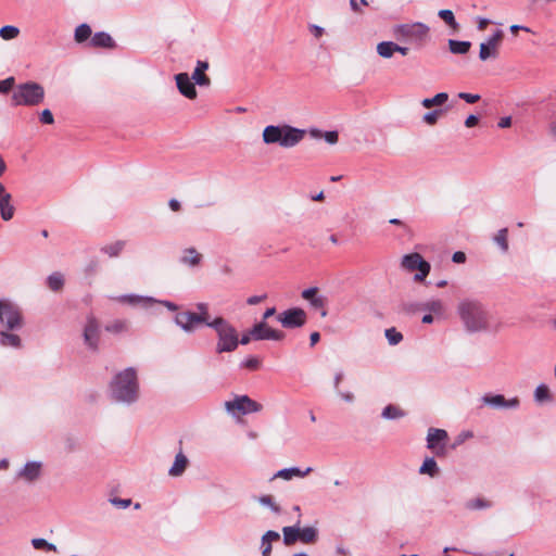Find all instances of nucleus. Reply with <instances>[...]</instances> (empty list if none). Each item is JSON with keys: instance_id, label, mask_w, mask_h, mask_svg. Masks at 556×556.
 I'll return each instance as SVG.
<instances>
[{"instance_id": "50", "label": "nucleus", "mask_w": 556, "mask_h": 556, "mask_svg": "<svg viewBox=\"0 0 556 556\" xmlns=\"http://www.w3.org/2000/svg\"><path fill=\"white\" fill-rule=\"evenodd\" d=\"M431 269V266L429 262L425 261L422 265H420L419 269H417V273L414 276V280L416 282H421L426 279V277L429 275Z\"/></svg>"}, {"instance_id": "34", "label": "nucleus", "mask_w": 556, "mask_h": 556, "mask_svg": "<svg viewBox=\"0 0 556 556\" xmlns=\"http://www.w3.org/2000/svg\"><path fill=\"white\" fill-rule=\"evenodd\" d=\"M282 533H283V543L288 546L294 544L296 541H300L299 527H296V526L283 527Z\"/></svg>"}, {"instance_id": "27", "label": "nucleus", "mask_w": 556, "mask_h": 556, "mask_svg": "<svg viewBox=\"0 0 556 556\" xmlns=\"http://www.w3.org/2000/svg\"><path fill=\"white\" fill-rule=\"evenodd\" d=\"M201 260L202 255L194 248H188L184 251L180 263L189 267H195L200 264Z\"/></svg>"}, {"instance_id": "32", "label": "nucleus", "mask_w": 556, "mask_h": 556, "mask_svg": "<svg viewBox=\"0 0 556 556\" xmlns=\"http://www.w3.org/2000/svg\"><path fill=\"white\" fill-rule=\"evenodd\" d=\"M300 541L304 544H312L316 542L318 533L314 527L299 528Z\"/></svg>"}, {"instance_id": "40", "label": "nucleus", "mask_w": 556, "mask_h": 556, "mask_svg": "<svg viewBox=\"0 0 556 556\" xmlns=\"http://www.w3.org/2000/svg\"><path fill=\"white\" fill-rule=\"evenodd\" d=\"M491 506H492L491 502H489L482 497H476L473 500L466 502V504H465V507L468 510H481V509L490 508Z\"/></svg>"}, {"instance_id": "56", "label": "nucleus", "mask_w": 556, "mask_h": 556, "mask_svg": "<svg viewBox=\"0 0 556 556\" xmlns=\"http://www.w3.org/2000/svg\"><path fill=\"white\" fill-rule=\"evenodd\" d=\"M110 502L112 505L119 507V508H127L131 505L130 498L112 497V498H110Z\"/></svg>"}, {"instance_id": "35", "label": "nucleus", "mask_w": 556, "mask_h": 556, "mask_svg": "<svg viewBox=\"0 0 556 556\" xmlns=\"http://www.w3.org/2000/svg\"><path fill=\"white\" fill-rule=\"evenodd\" d=\"M405 416V413L395 405H387L381 413V417L388 420L399 419Z\"/></svg>"}, {"instance_id": "43", "label": "nucleus", "mask_w": 556, "mask_h": 556, "mask_svg": "<svg viewBox=\"0 0 556 556\" xmlns=\"http://www.w3.org/2000/svg\"><path fill=\"white\" fill-rule=\"evenodd\" d=\"M508 230L507 228H502L497 231L494 237V242L500 247V249L505 253L508 250Z\"/></svg>"}, {"instance_id": "10", "label": "nucleus", "mask_w": 556, "mask_h": 556, "mask_svg": "<svg viewBox=\"0 0 556 556\" xmlns=\"http://www.w3.org/2000/svg\"><path fill=\"white\" fill-rule=\"evenodd\" d=\"M503 38V31L496 29L484 42L480 45L479 59L486 61L490 58L497 56V48Z\"/></svg>"}, {"instance_id": "21", "label": "nucleus", "mask_w": 556, "mask_h": 556, "mask_svg": "<svg viewBox=\"0 0 556 556\" xmlns=\"http://www.w3.org/2000/svg\"><path fill=\"white\" fill-rule=\"evenodd\" d=\"M312 467H307L306 469L302 470L301 468L299 467H289V468H283V469H280L278 470L275 475H274V479L275 478H281L283 480H291L293 479L294 477H299V478H304L306 477L308 473L312 472Z\"/></svg>"}, {"instance_id": "57", "label": "nucleus", "mask_w": 556, "mask_h": 556, "mask_svg": "<svg viewBox=\"0 0 556 556\" xmlns=\"http://www.w3.org/2000/svg\"><path fill=\"white\" fill-rule=\"evenodd\" d=\"M458 98L463 99L464 101H466L467 103H470V104L476 103L480 100L479 94L468 93V92H459Z\"/></svg>"}, {"instance_id": "42", "label": "nucleus", "mask_w": 556, "mask_h": 556, "mask_svg": "<svg viewBox=\"0 0 556 556\" xmlns=\"http://www.w3.org/2000/svg\"><path fill=\"white\" fill-rule=\"evenodd\" d=\"M534 400L538 403L549 402L552 400L549 389L546 384L542 383L536 387L534 391Z\"/></svg>"}, {"instance_id": "16", "label": "nucleus", "mask_w": 556, "mask_h": 556, "mask_svg": "<svg viewBox=\"0 0 556 556\" xmlns=\"http://www.w3.org/2000/svg\"><path fill=\"white\" fill-rule=\"evenodd\" d=\"M111 299L118 303H122V304H126V305H129L132 307H143V308H148L156 302V300L152 296H144V295L134 294V293L123 294V295L114 296Z\"/></svg>"}, {"instance_id": "2", "label": "nucleus", "mask_w": 556, "mask_h": 556, "mask_svg": "<svg viewBox=\"0 0 556 556\" xmlns=\"http://www.w3.org/2000/svg\"><path fill=\"white\" fill-rule=\"evenodd\" d=\"M112 401L131 405L139 399V381L134 367H127L117 372L109 384Z\"/></svg>"}, {"instance_id": "48", "label": "nucleus", "mask_w": 556, "mask_h": 556, "mask_svg": "<svg viewBox=\"0 0 556 556\" xmlns=\"http://www.w3.org/2000/svg\"><path fill=\"white\" fill-rule=\"evenodd\" d=\"M386 338L391 345H396L403 340V336L395 328L386 329Z\"/></svg>"}, {"instance_id": "24", "label": "nucleus", "mask_w": 556, "mask_h": 556, "mask_svg": "<svg viewBox=\"0 0 556 556\" xmlns=\"http://www.w3.org/2000/svg\"><path fill=\"white\" fill-rule=\"evenodd\" d=\"M90 45L96 48H109L115 47V42L110 34L105 31L96 33L90 40Z\"/></svg>"}, {"instance_id": "11", "label": "nucleus", "mask_w": 556, "mask_h": 556, "mask_svg": "<svg viewBox=\"0 0 556 556\" xmlns=\"http://www.w3.org/2000/svg\"><path fill=\"white\" fill-rule=\"evenodd\" d=\"M253 340H274L280 341L285 338V333L280 330L270 328L266 321L262 320L251 328Z\"/></svg>"}, {"instance_id": "39", "label": "nucleus", "mask_w": 556, "mask_h": 556, "mask_svg": "<svg viewBox=\"0 0 556 556\" xmlns=\"http://www.w3.org/2000/svg\"><path fill=\"white\" fill-rule=\"evenodd\" d=\"M438 16L441 20H443L454 30H457L459 28V24L456 22L452 10L442 9L438 12Z\"/></svg>"}, {"instance_id": "9", "label": "nucleus", "mask_w": 556, "mask_h": 556, "mask_svg": "<svg viewBox=\"0 0 556 556\" xmlns=\"http://www.w3.org/2000/svg\"><path fill=\"white\" fill-rule=\"evenodd\" d=\"M277 320L286 329L303 327L307 321V315L301 307H291L277 315Z\"/></svg>"}, {"instance_id": "7", "label": "nucleus", "mask_w": 556, "mask_h": 556, "mask_svg": "<svg viewBox=\"0 0 556 556\" xmlns=\"http://www.w3.org/2000/svg\"><path fill=\"white\" fill-rule=\"evenodd\" d=\"M0 324L7 330H17L23 326L20 307L8 299H0Z\"/></svg>"}, {"instance_id": "17", "label": "nucleus", "mask_w": 556, "mask_h": 556, "mask_svg": "<svg viewBox=\"0 0 556 556\" xmlns=\"http://www.w3.org/2000/svg\"><path fill=\"white\" fill-rule=\"evenodd\" d=\"M302 298L309 302L311 306L315 309H321L320 315L325 317L327 315V311L325 309L327 299L326 296L318 294V289L316 287L307 288L302 291Z\"/></svg>"}, {"instance_id": "49", "label": "nucleus", "mask_w": 556, "mask_h": 556, "mask_svg": "<svg viewBox=\"0 0 556 556\" xmlns=\"http://www.w3.org/2000/svg\"><path fill=\"white\" fill-rule=\"evenodd\" d=\"M443 114V110L441 109H435L433 111H430V112H427L424 116H422V121L428 124V125H434L437 124L439 117Z\"/></svg>"}, {"instance_id": "37", "label": "nucleus", "mask_w": 556, "mask_h": 556, "mask_svg": "<svg viewBox=\"0 0 556 556\" xmlns=\"http://www.w3.org/2000/svg\"><path fill=\"white\" fill-rule=\"evenodd\" d=\"M125 248V241H116L110 244H106L101 248V252L108 254L110 257H116Z\"/></svg>"}, {"instance_id": "28", "label": "nucleus", "mask_w": 556, "mask_h": 556, "mask_svg": "<svg viewBox=\"0 0 556 556\" xmlns=\"http://www.w3.org/2000/svg\"><path fill=\"white\" fill-rule=\"evenodd\" d=\"M421 308L424 311H428L429 313L437 317H443L445 314V306L441 300H429L421 304Z\"/></svg>"}, {"instance_id": "41", "label": "nucleus", "mask_w": 556, "mask_h": 556, "mask_svg": "<svg viewBox=\"0 0 556 556\" xmlns=\"http://www.w3.org/2000/svg\"><path fill=\"white\" fill-rule=\"evenodd\" d=\"M128 324L124 319H115L108 325H105V331L111 333H122L127 331Z\"/></svg>"}, {"instance_id": "13", "label": "nucleus", "mask_w": 556, "mask_h": 556, "mask_svg": "<svg viewBox=\"0 0 556 556\" xmlns=\"http://www.w3.org/2000/svg\"><path fill=\"white\" fill-rule=\"evenodd\" d=\"M174 321L185 332L191 333L201 325V321H205V319L194 312H180L176 314Z\"/></svg>"}, {"instance_id": "6", "label": "nucleus", "mask_w": 556, "mask_h": 556, "mask_svg": "<svg viewBox=\"0 0 556 556\" xmlns=\"http://www.w3.org/2000/svg\"><path fill=\"white\" fill-rule=\"evenodd\" d=\"M45 99V88L35 81H27L17 85L12 92V105L35 106Z\"/></svg>"}, {"instance_id": "63", "label": "nucleus", "mask_w": 556, "mask_h": 556, "mask_svg": "<svg viewBox=\"0 0 556 556\" xmlns=\"http://www.w3.org/2000/svg\"><path fill=\"white\" fill-rule=\"evenodd\" d=\"M344 377V374L343 371H337L336 375H334V378H333V388L336 391L339 390V386H340V382L342 381Z\"/></svg>"}, {"instance_id": "45", "label": "nucleus", "mask_w": 556, "mask_h": 556, "mask_svg": "<svg viewBox=\"0 0 556 556\" xmlns=\"http://www.w3.org/2000/svg\"><path fill=\"white\" fill-rule=\"evenodd\" d=\"M195 308L198 311L197 315L202 316V318L205 319V321H201V325H204L207 327V324L212 323L211 316L208 315V304L204 302H199L195 304Z\"/></svg>"}, {"instance_id": "64", "label": "nucleus", "mask_w": 556, "mask_h": 556, "mask_svg": "<svg viewBox=\"0 0 556 556\" xmlns=\"http://www.w3.org/2000/svg\"><path fill=\"white\" fill-rule=\"evenodd\" d=\"M452 260L454 263H464L466 261V255L464 252L457 251L453 254Z\"/></svg>"}, {"instance_id": "19", "label": "nucleus", "mask_w": 556, "mask_h": 556, "mask_svg": "<svg viewBox=\"0 0 556 556\" xmlns=\"http://www.w3.org/2000/svg\"><path fill=\"white\" fill-rule=\"evenodd\" d=\"M447 439V432L444 429L430 428L427 434V447L429 450H437L439 445L440 450H444V442Z\"/></svg>"}, {"instance_id": "5", "label": "nucleus", "mask_w": 556, "mask_h": 556, "mask_svg": "<svg viewBox=\"0 0 556 556\" xmlns=\"http://www.w3.org/2000/svg\"><path fill=\"white\" fill-rule=\"evenodd\" d=\"M207 327L216 332V353L222 354L237 350L239 345L238 331L226 318L216 316L212 323L207 324Z\"/></svg>"}, {"instance_id": "14", "label": "nucleus", "mask_w": 556, "mask_h": 556, "mask_svg": "<svg viewBox=\"0 0 556 556\" xmlns=\"http://www.w3.org/2000/svg\"><path fill=\"white\" fill-rule=\"evenodd\" d=\"M481 402L485 405H489L497 409H510L517 408L519 406L518 397L506 400L505 396L502 394H484L481 397Z\"/></svg>"}, {"instance_id": "55", "label": "nucleus", "mask_w": 556, "mask_h": 556, "mask_svg": "<svg viewBox=\"0 0 556 556\" xmlns=\"http://www.w3.org/2000/svg\"><path fill=\"white\" fill-rule=\"evenodd\" d=\"M323 138L329 144H336L339 140V134L336 130L325 131L323 132Z\"/></svg>"}, {"instance_id": "3", "label": "nucleus", "mask_w": 556, "mask_h": 556, "mask_svg": "<svg viewBox=\"0 0 556 556\" xmlns=\"http://www.w3.org/2000/svg\"><path fill=\"white\" fill-rule=\"evenodd\" d=\"M306 129L289 124L268 125L263 129L262 139L265 144H278L283 149L298 146L305 137Z\"/></svg>"}, {"instance_id": "36", "label": "nucleus", "mask_w": 556, "mask_h": 556, "mask_svg": "<svg viewBox=\"0 0 556 556\" xmlns=\"http://www.w3.org/2000/svg\"><path fill=\"white\" fill-rule=\"evenodd\" d=\"M377 53L383 59H390L394 55V41H381L377 45Z\"/></svg>"}, {"instance_id": "47", "label": "nucleus", "mask_w": 556, "mask_h": 556, "mask_svg": "<svg viewBox=\"0 0 556 556\" xmlns=\"http://www.w3.org/2000/svg\"><path fill=\"white\" fill-rule=\"evenodd\" d=\"M31 545L35 549H47V551H51V552H55L56 551V546L52 543H49L47 540L42 539V538H36V539H33L31 540Z\"/></svg>"}, {"instance_id": "22", "label": "nucleus", "mask_w": 556, "mask_h": 556, "mask_svg": "<svg viewBox=\"0 0 556 556\" xmlns=\"http://www.w3.org/2000/svg\"><path fill=\"white\" fill-rule=\"evenodd\" d=\"M425 261L426 260H424L419 253H410L402 257L401 265L408 271H415L419 269L420 265H422Z\"/></svg>"}, {"instance_id": "62", "label": "nucleus", "mask_w": 556, "mask_h": 556, "mask_svg": "<svg viewBox=\"0 0 556 556\" xmlns=\"http://www.w3.org/2000/svg\"><path fill=\"white\" fill-rule=\"evenodd\" d=\"M155 303H160L162 304L163 306H165L167 309L172 311V312H175L178 309V305L175 304L174 302H170V301H167V300H162V301H157Z\"/></svg>"}, {"instance_id": "59", "label": "nucleus", "mask_w": 556, "mask_h": 556, "mask_svg": "<svg viewBox=\"0 0 556 556\" xmlns=\"http://www.w3.org/2000/svg\"><path fill=\"white\" fill-rule=\"evenodd\" d=\"M267 298L266 294H262V295H252V296H249L248 300H247V303L249 305H256L258 304L260 302L264 301L265 299Z\"/></svg>"}, {"instance_id": "33", "label": "nucleus", "mask_w": 556, "mask_h": 556, "mask_svg": "<svg viewBox=\"0 0 556 556\" xmlns=\"http://www.w3.org/2000/svg\"><path fill=\"white\" fill-rule=\"evenodd\" d=\"M448 99V94L446 92H439L432 98H425L421 101V105L424 108L430 109L432 106H439L444 104Z\"/></svg>"}, {"instance_id": "44", "label": "nucleus", "mask_w": 556, "mask_h": 556, "mask_svg": "<svg viewBox=\"0 0 556 556\" xmlns=\"http://www.w3.org/2000/svg\"><path fill=\"white\" fill-rule=\"evenodd\" d=\"M20 29L13 25H5L0 28V37L4 40H11L18 36Z\"/></svg>"}, {"instance_id": "4", "label": "nucleus", "mask_w": 556, "mask_h": 556, "mask_svg": "<svg viewBox=\"0 0 556 556\" xmlns=\"http://www.w3.org/2000/svg\"><path fill=\"white\" fill-rule=\"evenodd\" d=\"M392 36L401 42L421 49L429 40L430 28L422 22L396 24L392 26Z\"/></svg>"}, {"instance_id": "29", "label": "nucleus", "mask_w": 556, "mask_h": 556, "mask_svg": "<svg viewBox=\"0 0 556 556\" xmlns=\"http://www.w3.org/2000/svg\"><path fill=\"white\" fill-rule=\"evenodd\" d=\"M0 344L4 348L18 349L22 345L20 336L11 333L8 330L0 331Z\"/></svg>"}, {"instance_id": "58", "label": "nucleus", "mask_w": 556, "mask_h": 556, "mask_svg": "<svg viewBox=\"0 0 556 556\" xmlns=\"http://www.w3.org/2000/svg\"><path fill=\"white\" fill-rule=\"evenodd\" d=\"M338 395L346 403H352L354 401V394L352 392H343L340 389L336 391Z\"/></svg>"}, {"instance_id": "1", "label": "nucleus", "mask_w": 556, "mask_h": 556, "mask_svg": "<svg viewBox=\"0 0 556 556\" xmlns=\"http://www.w3.org/2000/svg\"><path fill=\"white\" fill-rule=\"evenodd\" d=\"M456 312L467 333L491 331V314L480 300L465 298L458 302Z\"/></svg>"}, {"instance_id": "20", "label": "nucleus", "mask_w": 556, "mask_h": 556, "mask_svg": "<svg viewBox=\"0 0 556 556\" xmlns=\"http://www.w3.org/2000/svg\"><path fill=\"white\" fill-rule=\"evenodd\" d=\"M41 475V463L40 462H28L24 465V467L18 471V477L33 482L37 480Z\"/></svg>"}, {"instance_id": "8", "label": "nucleus", "mask_w": 556, "mask_h": 556, "mask_svg": "<svg viewBox=\"0 0 556 556\" xmlns=\"http://www.w3.org/2000/svg\"><path fill=\"white\" fill-rule=\"evenodd\" d=\"M224 406L226 412L233 417L238 415L258 413L263 408L260 403L252 400L248 395H236L233 400L226 401Z\"/></svg>"}, {"instance_id": "53", "label": "nucleus", "mask_w": 556, "mask_h": 556, "mask_svg": "<svg viewBox=\"0 0 556 556\" xmlns=\"http://www.w3.org/2000/svg\"><path fill=\"white\" fill-rule=\"evenodd\" d=\"M241 367L255 370L260 367V361L256 357L250 356L243 359L240 364Z\"/></svg>"}, {"instance_id": "38", "label": "nucleus", "mask_w": 556, "mask_h": 556, "mask_svg": "<svg viewBox=\"0 0 556 556\" xmlns=\"http://www.w3.org/2000/svg\"><path fill=\"white\" fill-rule=\"evenodd\" d=\"M91 36V27L83 23L78 25L75 29L74 39L76 42L81 43L86 41Z\"/></svg>"}, {"instance_id": "30", "label": "nucleus", "mask_w": 556, "mask_h": 556, "mask_svg": "<svg viewBox=\"0 0 556 556\" xmlns=\"http://www.w3.org/2000/svg\"><path fill=\"white\" fill-rule=\"evenodd\" d=\"M440 469L438 467V464L433 457H427L422 465L419 468L420 475H428L431 478H434L439 475Z\"/></svg>"}, {"instance_id": "60", "label": "nucleus", "mask_w": 556, "mask_h": 556, "mask_svg": "<svg viewBox=\"0 0 556 556\" xmlns=\"http://www.w3.org/2000/svg\"><path fill=\"white\" fill-rule=\"evenodd\" d=\"M478 122H479L478 116L470 114L465 121V126L468 128H471V127H475L478 124Z\"/></svg>"}, {"instance_id": "61", "label": "nucleus", "mask_w": 556, "mask_h": 556, "mask_svg": "<svg viewBox=\"0 0 556 556\" xmlns=\"http://www.w3.org/2000/svg\"><path fill=\"white\" fill-rule=\"evenodd\" d=\"M409 47L407 46H401L396 42H394V51L399 52L401 55L406 56L409 53Z\"/></svg>"}, {"instance_id": "15", "label": "nucleus", "mask_w": 556, "mask_h": 556, "mask_svg": "<svg viewBox=\"0 0 556 556\" xmlns=\"http://www.w3.org/2000/svg\"><path fill=\"white\" fill-rule=\"evenodd\" d=\"M12 201V194L7 191L5 186L0 181V217L4 222L14 217L15 206Z\"/></svg>"}, {"instance_id": "54", "label": "nucleus", "mask_w": 556, "mask_h": 556, "mask_svg": "<svg viewBox=\"0 0 556 556\" xmlns=\"http://www.w3.org/2000/svg\"><path fill=\"white\" fill-rule=\"evenodd\" d=\"M39 119L42 124L51 125L54 123L53 114L49 109H45L39 116Z\"/></svg>"}, {"instance_id": "46", "label": "nucleus", "mask_w": 556, "mask_h": 556, "mask_svg": "<svg viewBox=\"0 0 556 556\" xmlns=\"http://www.w3.org/2000/svg\"><path fill=\"white\" fill-rule=\"evenodd\" d=\"M63 283V276L59 273H53L48 277V286L52 291L61 289Z\"/></svg>"}, {"instance_id": "26", "label": "nucleus", "mask_w": 556, "mask_h": 556, "mask_svg": "<svg viewBox=\"0 0 556 556\" xmlns=\"http://www.w3.org/2000/svg\"><path fill=\"white\" fill-rule=\"evenodd\" d=\"M280 539L278 532L274 530L266 531L261 541V549L263 556H269L271 554V543Z\"/></svg>"}, {"instance_id": "52", "label": "nucleus", "mask_w": 556, "mask_h": 556, "mask_svg": "<svg viewBox=\"0 0 556 556\" xmlns=\"http://www.w3.org/2000/svg\"><path fill=\"white\" fill-rule=\"evenodd\" d=\"M15 79L14 77H8L3 80H0V93H8L12 89H14Z\"/></svg>"}, {"instance_id": "12", "label": "nucleus", "mask_w": 556, "mask_h": 556, "mask_svg": "<svg viewBox=\"0 0 556 556\" xmlns=\"http://www.w3.org/2000/svg\"><path fill=\"white\" fill-rule=\"evenodd\" d=\"M84 342L91 351H97L100 341V329L97 319L93 316L87 318L84 328Z\"/></svg>"}, {"instance_id": "23", "label": "nucleus", "mask_w": 556, "mask_h": 556, "mask_svg": "<svg viewBox=\"0 0 556 556\" xmlns=\"http://www.w3.org/2000/svg\"><path fill=\"white\" fill-rule=\"evenodd\" d=\"M188 463L187 456L180 451L176 454L175 460L168 470V475L172 477H180L185 472Z\"/></svg>"}, {"instance_id": "25", "label": "nucleus", "mask_w": 556, "mask_h": 556, "mask_svg": "<svg viewBox=\"0 0 556 556\" xmlns=\"http://www.w3.org/2000/svg\"><path fill=\"white\" fill-rule=\"evenodd\" d=\"M208 68V63L206 61H198L194 72L192 74V79L199 86H208L210 78L204 74V72Z\"/></svg>"}, {"instance_id": "51", "label": "nucleus", "mask_w": 556, "mask_h": 556, "mask_svg": "<svg viewBox=\"0 0 556 556\" xmlns=\"http://www.w3.org/2000/svg\"><path fill=\"white\" fill-rule=\"evenodd\" d=\"M260 504L269 507L275 514H280V507L273 501L270 495H263L258 498Z\"/></svg>"}, {"instance_id": "18", "label": "nucleus", "mask_w": 556, "mask_h": 556, "mask_svg": "<svg viewBox=\"0 0 556 556\" xmlns=\"http://www.w3.org/2000/svg\"><path fill=\"white\" fill-rule=\"evenodd\" d=\"M175 80L179 92L188 99H194L197 97L195 83L191 81V78L187 73H179L175 75Z\"/></svg>"}, {"instance_id": "31", "label": "nucleus", "mask_w": 556, "mask_h": 556, "mask_svg": "<svg viewBox=\"0 0 556 556\" xmlns=\"http://www.w3.org/2000/svg\"><path fill=\"white\" fill-rule=\"evenodd\" d=\"M448 49L453 54H466L470 50L471 42L467 40L448 39Z\"/></svg>"}]
</instances>
